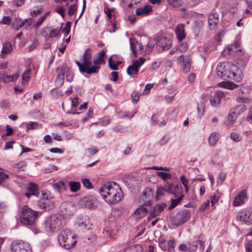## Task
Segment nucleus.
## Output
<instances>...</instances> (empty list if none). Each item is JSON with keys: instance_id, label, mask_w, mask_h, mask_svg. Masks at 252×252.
Returning <instances> with one entry per match:
<instances>
[{"instance_id": "1", "label": "nucleus", "mask_w": 252, "mask_h": 252, "mask_svg": "<svg viewBox=\"0 0 252 252\" xmlns=\"http://www.w3.org/2000/svg\"><path fill=\"white\" fill-rule=\"evenodd\" d=\"M217 75L223 80L229 79L240 82L243 77L242 72L238 66L230 62H221L217 66Z\"/></svg>"}, {"instance_id": "2", "label": "nucleus", "mask_w": 252, "mask_h": 252, "mask_svg": "<svg viewBox=\"0 0 252 252\" xmlns=\"http://www.w3.org/2000/svg\"><path fill=\"white\" fill-rule=\"evenodd\" d=\"M99 193L104 200L109 204L120 201L123 192L119 186L116 183H107L99 189Z\"/></svg>"}, {"instance_id": "3", "label": "nucleus", "mask_w": 252, "mask_h": 252, "mask_svg": "<svg viewBox=\"0 0 252 252\" xmlns=\"http://www.w3.org/2000/svg\"><path fill=\"white\" fill-rule=\"evenodd\" d=\"M81 62L76 61L75 62L79 67L81 73H87L88 74L97 73L99 71L97 66H91L92 51L90 49H87L81 59Z\"/></svg>"}, {"instance_id": "4", "label": "nucleus", "mask_w": 252, "mask_h": 252, "mask_svg": "<svg viewBox=\"0 0 252 252\" xmlns=\"http://www.w3.org/2000/svg\"><path fill=\"white\" fill-rule=\"evenodd\" d=\"M64 223L62 215L58 214L50 215L45 219V230L49 233L56 232L63 227Z\"/></svg>"}, {"instance_id": "5", "label": "nucleus", "mask_w": 252, "mask_h": 252, "mask_svg": "<svg viewBox=\"0 0 252 252\" xmlns=\"http://www.w3.org/2000/svg\"><path fill=\"white\" fill-rule=\"evenodd\" d=\"M39 195L40 199L37 202L39 209L50 210L54 207V203L48 199V195L43 192L40 194L38 185L32 183V196L38 197Z\"/></svg>"}, {"instance_id": "6", "label": "nucleus", "mask_w": 252, "mask_h": 252, "mask_svg": "<svg viewBox=\"0 0 252 252\" xmlns=\"http://www.w3.org/2000/svg\"><path fill=\"white\" fill-rule=\"evenodd\" d=\"M75 235L68 229H63L59 234L58 241L59 244L66 249L74 247L76 243Z\"/></svg>"}, {"instance_id": "7", "label": "nucleus", "mask_w": 252, "mask_h": 252, "mask_svg": "<svg viewBox=\"0 0 252 252\" xmlns=\"http://www.w3.org/2000/svg\"><path fill=\"white\" fill-rule=\"evenodd\" d=\"M57 71L58 72V74L56 79L55 82L58 86L61 87L63 85L64 76H65L67 81L71 82L73 80V74L66 65L62 64L61 67L58 68Z\"/></svg>"}, {"instance_id": "8", "label": "nucleus", "mask_w": 252, "mask_h": 252, "mask_svg": "<svg viewBox=\"0 0 252 252\" xmlns=\"http://www.w3.org/2000/svg\"><path fill=\"white\" fill-rule=\"evenodd\" d=\"M190 212L189 210L180 211L172 218V224L176 226L182 225L190 219Z\"/></svg>"}, {"instance_id": "9", "label": "nucleus", "mask_w": 252, "mask_h": 252, "mask_svg": "<svg viewBox=\"0 0 252 252\" xmlns=\"http://www.w3.org/2000/svg\"><path fill=\"white\" fill-rule=\"evenodd\" d=\"M246 107L243 104L238 105L230 110L227 116L226 125L228 126L232 125L237 119L238 116L246 110Z\"/></svg>"}, {"instance_id": "10", "label": "nucleus", "mask_w": 252, "mask_h": 252, "mask_svg": "<svg viewBox=\"0 0 252 252\" xmlns=\"http://www.w3.org/2000/svg\"><path fill=\"white\" fill-rule=\"evenodd\" d=\"M154 194V191L152 188H145L139 199L141 205L146 206L148 208L150 207Z\"/></svg>"}, {"instance_id": "11", "label": "nucleus", "mask_w": 252, "mask_h": 252, "mask_svg": "<svg viewBox=\"0 0 252 252\" xmlns=\"http://www.w3.org/2000/svg\"><path fill=\"white\" fill-rule=\"evenodd\" d=\"M76 210L75 206L70 202H63L61 204L60 207L61 213L59 214L63 217V219L70 218L73 215Z\"/></svg>"}, {"instance_id": "12", "label": "nucleus", "mask_w": 252, "mask_h": 252, "mask_svg": "<svg viewBox=\"0 0 252 252\" xmlns=\"http://www.w3.org/2000/svg\"><path fill=\"white\" fill-rule=\"evenodd\" d=\"M11 252H32L30 244L22 241H13L11 245Z\"/></svg>"}, {"instance_id": "13", "label": "nucleus", "mask_w": 252, "mask_h": 252, "mask_svg": "<svg viewBox=\"0 0 252 252\" xmlns=\"http://www.w3.org/2000/svg\"><path fill=\"white\" fill-rule=\"evenodd\" d=\"M32 218V209L28 206H24L22 208L20 221L25 225H29L31 224Z\"/></svg>"}, {"instance_id": "14", "label": "nucleus", "mask_w": 252, "mask_h": 252, "mask_svg": "<svg viewBox=\"0 0 252 252\" xmlns=\"http://www.w3.org/2000/svg\"><path fill=\"white\" fill-rule=\"evenodd\" d=\"M179 64H183V72L187 73L189 72L191 66V59L189 56L182 55L177 59Z\"/></svg>"}, {"instance_id": "15", "label": "nucleus", "mask_w": 252, "mask_h": 252, "mask_svg": "<svg viewBox=\"0 0 252 252\" xmlns=\"http://www.w3.org/2000/svg\"><path fill=\"white\" fill-rule=\"evenodd\" d=\"M172 46V41L165 37H160L157 42L158 50L164 51L169 49Z\"/></svg>"}, {"instance_id": "16", "label": "nucleus", "mask_w": 252, "mask_h": 252, "mask_svg": "<svg viewBox=\"0 0 252 252\" xmlns=\"http://www.w3.org/2000/svg\"><path fill=\"white\" fill-rule=\"evenodd\" d=\"M19 76L20 72L18 71L12 75H8L4 72H1L0 73V79L1 81H2L4 83L14 82L16 81Z\"/></svg>"}, {"instance_id": "17", "label": "nucleus", "mask_w": 252, "mask_h": 252, "mask_svg": "<svg viewBox=\"0 0 252 252\" xmlns=\"http://www.w3.org/2000/svg\"><path fill=\"white\" fill-rule=\"evenodd\" d=\"M237 219L247 224H252V212L243 211L237 216Z\"/></svg>"}, {"instance_id": "18", "label": "nucleus", "mask_w": 252, "mask_h": 252, "mask_svg": "<svg viewBox=\"0 0 252 252\" xmlns=\"http://www.w3.org/2000/svg\"><path fill=\"white\" fill-rule=\"evenodd\" d=\"M247 200L246 191L243 190L234 198L233 205L234 206H240L244 204Z\"/></svg>"}, {"instance_id": "19", "label": "nucleus", "mask_w": 252, "mask_h": 252, "mask_svg": "<svg viewBox=\"0 0 252 252\" xmlns=\"http://www.w3.org/2000/svg\"><path fill=\"white\" fill-rule=\"evenodd\" d=\"M175 32L178 40L180 42L182 41L186 37L185 25L184 24L177 25L175 29Z\"/></svg>"}, {"instance_id": "20", "label": "nucleus", "mask_w": 252, "mask_h": 252, "mask_svg": "<svg viewBox=\"0 0 252 252\" xmlns=\"http://www.w3.org/2000/svg\"><path fill=\"white\" fill-rule=\"evenodd\" d=\"M166 207L165 203L159 204L156 205L154 209L150 212L148 220H150L158 216Z\"/></svg>"}, {"instance_id": "21", "label": "nucleus", "mask_w": 252, "mask_h": 252, "mask_svg": "<svg viewBox=\"0 0 252 252\" xmlns=\"http://www.w3.org/2000/svg\"><path fill=\"white\" fill-rule=\"evenodd\" d=\"M32 25V19H26L21 21L20 20L16 22V24H13V28L18 31L22 27H25L26 29H29Z\"/></svg>"}, {"instance_id": "22", "label": "nucleus", "mask_w": 252, "mask_h": 252, "mask_svg": "<svg viewBox=\"0 0 252 252\" xmlns=\"http://www.w3.org/2000/svg\"><path fill=\"white\" fill-rule=\"evenodd\" d=\"M223 94L221 92H217L210 98V103L213 107H217L220 104L221 98L223 96Z\"/></svg>"}, {"instance_id": "23", "label": "nucleus", "mask_w": 252, "mask_h": 252, "mask_svg": "<svg viewBox=\"0 0 252 252\" xmlns=\"http://www.w3.org/2000/svg\"><path fill=\"white\" fill-rule=\"evenodd\" d=\"M219 21V14L217 13L210 14L208 18V25L211 30H214Z\"/></svg>"}, {"instance_id": "24", "label": "nucleus", "mask_w": 252, "mask_h": 252, "mask_svg": "<svg viewBox=\"0 0 252 252\" xmlns=\"http://www.w3.org/2000/svg\"><path fill=\"white\" fill-rule=\"evenodd\" d=\"M77 224L82 230L90 229L91 228V224L89 221V218L86 216L82 219H78Z\"/></svg>"}, {"instance_id": "25", "label": "nucleus", "mask_w": 252, "mask_h": 252, "mask_svg": "<svg viewBox=\"0 0 252 252\" xmlns=\"http://www.w3.org/2000/svg\"><path fill=\"white\" fill-rule=\"evenodd\" d=\"M12 52V44L9 42H5L2 45V48L1 51L0 57L4 59L6 56Z\"/></svg>"}, {"instance_id": "26", "label": "nucleus", "mask_w": 252, "mask_h": 252, "mask_svg": "<svg viewBox=\"0 0 252 252\" xmlns=\"http://www.w3.org/2000/svg\"><path fill=\"white\" fill-rule=\"evenodd\" d=\"M240 46V43L236 41L234 44L228 46L227 48V54L229 55L234 56L238 52H241V50L239 48Z\"/></svg>"}, {"instance_id": "27", "label": "nucleus", "mask_w": 252, "mask_h": 252, "mask_svg": "<svg viewBox=\"0 0 252 252\" xmlns=\"http://www.w3.org/2000/svg\"><path fill=\"white\" fill-rule=\"evenodd\" d=\"M105 55V52L104 50L100 51L97 54V58L94 61V66H97L100 69V65L105 63L104 57Z\"/></svg>"}, {"instance_id": "28", "label": "nucleus", "mask_w": 252, "mask_h": 252, "mask_svg": "<svg viewBox=\"0 0 252 252\" xmlns=\"http://www.w3.org/2000/svg\"><path fill=\"white\" fill-rule=\"evenodd\" d=\"M146 206L141 205L140 207L135 210L134 215L136 216L137 218L140 219L145 216V215L148 213V208H146Z\"/></svg>"}, {"instance_id": "29", "label": "nucleus", "mask_w": 252, "mask_h": 252, "mask_svg": "<svg viewBox=\"0 0 252 252\" xmlns=\"http://www.w3.org/2000/svg\"><path fill=\"white\" fill-rule=\"evenodd\" d=\"M218 86L220 87L229 90H233L238 87V85L229 81H222L219 83Z\"/></svg>"}, {"instance_id": "30", "label": "nucleus", "mask_w": 252, "mask_h": 252, "mask_svg": "<svg viewBox=\"0 0 252 252\" xmlns=\"http://www.w3.org/2000/svg\"><path fill=\"white\" fill-rule=\"evenodd\" d=\"M137 44H138V41L135 39L130 38V39H129L130 48L133 52L134 57L135 58H136L138 56V53L136 50V48L138 46Z\"/></svg>"}, {"instance_id": "31", "label": "nucleus", "mask_w": 252, "mask_h": 252, "mask_svg": "<svg viewBox=\"0 0 252 252\" xmlns=\"http://www.w3.org/2000/svg\"><path fill=\"white\" fill-rule=\"evenodd\" d=\"M219 135L218 133L213 132L209 136L208 141L211 146H214L218 141Z\"/></svg>"}, {"instance_id": "32", "label": "nucleus", "mask_w": 252, "mask_h": 252, "mask_svg": "<svg viewBox=\"0 0 252 252\" xmlns=\"http://www.w3.org/2000/svg\"><path fill=\"white\" fill-rule=\"evenodd\" d=\"M48 12L46 13L43 15L40 16L39 18H38L36 21L34 22L33 26L35 29H37L41 25L42 23L46 18V17L48 15Z\"/></svg>"}, {"instance_id": "33", "label": "nucleus", "mask_w": 252, "mask_h": 252, "mask_svg": "<svg viewBox=\"0 0 252 252\" xmlns=\"http://www.w3.org/2000/svg\"><path fill=\"white\" fill-rule=\"evenodd\" d=\"M53 186L55 190L58 192H60L62 190L65 189L64 183L62 181L55 183Z\"/></svg>"}, {"instance_id": "34", "label": "nucleus", "mask_w": 252, "mask_h": 252, "mask_svg": "<svg viewBox=\"0 0 252 252\" xmlns=\"http://www.w3.org/2000/svg\"><path fill=\"white\" fill-rule=\"evenodd\" d=\"M174 186V185L170 184L169 183H166L165 185L161 188H159L157 191V194H159L160 193V191L162 190L170 193V191H172V188Z\"/></svg>"}, {"instance_id": "35", "label": "nucleus", "mask_w": 252, "mask_h": 252, "mask_svg": "<svg viewBox=\"0 0 252 252\" xmlns=\"http://www.w3.org/2000/svg\"><path fill=\"white\" fill-rule=\"evenodd\" d=\"M31 69L29 68L25 71L22 75V84H25L28 83L31 78Z\"/></svg>"}, {"instance_id": "36", "label": "nucleus", "mask_w": 252, "mask_h": 252, "mask_svg": "<svg viewBox=\"0 0 252 252\" xmlns=\"http://www.w3.org/2000/svg\"><path fill=\"white\" fill-rule=\"evenodd\" d=\"M183 196V195H181L178 198L172 199L171 205L169 207V210H171L175 208L182 200Z\"/></svg>"}, {"instance_id": "37", "label": "nucleus", "mask_w": 252, "mask_h": 252, "mask_svg": "<svg viewBox=\"0 0 252 252\" xmlns=\"http://www.w3.org/2000/svg\"><path fill=\"white\" fill-rule=\"evenodd\" d=\"M97 206V202L94 200H89L86 201V206L90 209H94Z\"/></svg>"}, {"instance_id": "38", "label": "nucleus", "mask_w": 252, "mask_h": 252, "mask_svg": "<svg viewBox=\"0 0 252 252\" xmlns=\"http://www.w3.org/2000/svg\"><path fill=\"white\" fill-rule=\"evenodd\" d=\"M69 185L70 187V190L72 192H76L79 189L80 184L78 182H70Z\"/></svg>"}, {"instance_id": "39", "label": "nucleus", "mask_w": 252, "mask_h": 252, "mask_svg": "<svg viewBox=\"0 0 252 252\" xmlns=\"http://www.w3.org/2000/svg\"><path fill=\"white\" fill-rule=\"evenodd\" d=\"M138 70L139 69L138 68H136L135 66L131 64L127 67L126 69V72L128 75L132 76V75L136 74Z\"/></svg>"}, {"instance_id": "40", "label": "nucleus", "mask_w": 252, "mask_h": 252, "mask_svg": "<svg viewBox=\"0 0 252 252\" xmlns=\"http://www.w3.org/2000/svg\"><path fill=\"white\" fill-rule=\"evenodd\" d=\"M127 127H124L121 125H117L113 127V130L116 132L124 133L128 131Z\"/></svg>"}, {"instance_id": "41", "label": "nucleus", "mask_w": 252, "mask_h": 252, "mask_svg": "<svg viewBox=\"0 0 252 252\" xmlns=\"http://www.w3.org/2000/svg\"><path fill=\"white\" fill-rule=\"evenodd\" d=\"M180 181L185 188L186 192L187 193L189 189V187L188 185V179L186 178L185 175H182L180 178Z\"/></svg>"}, {"instance_id": "42", "label": "nucleus", "mask_w": 252, "mask_h": 252, "mask_svg": "<svg viewBox=\"0 0 252 252\" xmlns=\"http://www.w3.org/2000/svg\"><path fill=\"white\" fill-rule=\"evenodd\" d=\"M145 62V59L142 57H140L139 60H134L132 65L139 69V68Z\"/></svg>"}, {"instance_id": "43", "label": "nucleus", "mask_w": 252, "mask_h": 252, "mask_svg": "<svg viewBox=\"0 0 252 252\" xmlns=\"http://www.w3.org/2000/svg\"><path fill=\"white\" fill-rule=\"evenodd\" d=\"M168 3L174 7L180 6L182 3V0H167Z\"/></svg>"}, {"instance_id": "44", "label": "nucleus", "mask_w": 252, "mask_h": 252, "mask_svg": "<svg viewBox=\"0 0 252 252\" xmlns=\"http://www.w3.org/2000/svg\"><path fill=\"white\" fill-rule=\"evenodd\" d=\"M189 48V45L187 42H182L178 47L177 50L181 53L185 52Z\"/></svg>"}, {"instance_id": "45", "label": "nucleus", "mask_w": 252, "mask_h": 252, "mask_svg": "<svg viewBox=\"0 0 252 252\" xmlns=\"http://www.w3.org/2000/svg\"><path fill=\"white\" fill-rule=\"evenodd\" d=\"M158 175L163 180H167L171 178V175L168 173L160 171L157 173Z\"/></svg>"}, {"instance_id": "46", "label": "nucleus", "mask_w": 252, "mask_h": 252, "mask_svg": "<svg viewBox=\"0 0 252 252\" xmlns=\"http://www.w3.org/2000/svg\"><path fill=\"white\" fill-rule=\"evenodd\" d=\"M204 236L203 234H200L199 237L197 240L198 243H199L200 247L199 249L202 252L204 250Z\"/></svg>"}, {"instance_id": "47", "label": "nucleus", "mask_w": 252, "mask_h": 252, "mask_svg": "<svg viewBox=\"0 0 252 252\" xmlns=\"http://www.w3.org/2000/svg\"><path fill=\"white\" fill-rule=\"evenodd\" d=\"M77 3L75 2V3L73 4H71L69 6L68 10V14L69 16H71L73 14H74L76 11L77 10Z\"/></svg>"}, {"instance_id": "48", "label": "nucleus", "mask_w": 252, "mask_h": 252, "mask_svg": "<svg viewBox=\"0 0 252 252\" xmlns=\"http://www.w3.org/2000/svg\"><path fill=\"white\" fill-rule=\"evenodd\" d=\"M231 139L235 142H240L242 140V137L238 133L235 132H232L230 134Z\"/></svg>"}, {"instance_id": "49", "label": "nucleus", "mask_w": 252, "mask_h": 252, "mask_svg": "<svg viewBox=\"0 0 252 252\" xmlns=\"http://www.w3.org/2000/svg\"><path fill=\"white\" fill-rule=\"evenodd\" d=\"M219 198L220 196L217 195H214L210 197L209 200H210V203H211L212 207L214 206L215 204L218 202Z\"/></svg>"}, {"instance_id": "50", "label": "nucleus", "mask_w": 252, "mask_h": 252, "mask_svg": "<svg viewBox=\"0 0 252 252\" xmlns=\"http://www.w3.org/2000/svg\"><path fill=\"white\" fill-rule=\"evenodd\" d=\"M109 67L112 70H118L117 65H115V63L112 60V57H110L108 60Z\"/></svg>"}, {"instance_id": "51", "label": "nucleus", "mask_w": 252, "mask_h": 252, "mask_svg": "<svg viewBox=\"0 0 252 252\" xmlns=\"http://www.w3.org/2000/svg\"><path fill=\"white\" fill-rule=\"evenodd\" d=\"M168 249L170 252H174V248L175 246V241L174 240H171L167 242Z\"/></svg>"}, {"instance_id": "52", "label": "nucleus", "mask_w": 252, "mask_h": 252, "mask_svg": "<svg viewBox=\"0 0 252 252\" xmlns=\"http://www.w3.org/2000/svg\"><path fill=\"white\" fill-rule=\"evenodd\" d=\"M226 177V174L224 173L220 172L218 176V179H217V183L220 184V185H221L222 183L224 181Z\"/></svg>"}, {"instance_id": "53", "label": "nucleus", "mask_w": 252, "mask_h": 252, "mask_svg": "<svg viewBox=\"0 0 252 252\" xmlns=\"http://www.w3.org/2000/svg\"><path fill=\"white\" fill-rule=\"evenodd\" d=\"M71 22H67L65 24V27L63 28V32L64 33V34L67 35L70 32V27H71Z\"/></svg>"}, {"instance_id": "54", "label": "nucleus", "mask_w": 252, "mask_h": 252, "mask_svg": "<svg viewBox=\"0 0 252 252\" xmlns=\"http://www.w3.org/2000/svg\"><path fill=\"white\" fill-rule=\"evenodd\" d=\"M82 183L84 186L87 189H92L93 188L92 184H91L90 181L88 179H83L82 180Z\"/></svg>"}, {"instance_id": "55", "label": "nucleus", "mask_w": 252, "mask_h": 252, "mask_svg": "<svg viewBox=\"0 0 252 252\" xmlns=\"http://www.w3.org/2000/svg\"><path fill=\"white\" fill-rule=\"evenodd\" d=\"M58 169L57 166L55 165H50L48 167L44 168V170L45 173L51 172L53 171H56Z\"/></svg>"}, {"instance_id": "56", "label": "nucleus", "mask_w": 252, "mask_h": 252, "mask_svg": "<svg viewBox=\"0 0 252 252\" xmlns=\"http://www.w3.org/2000/svg\"><path fill=\"white\" fill-rule=\"evenodd\" d=\"M25 162L22 161L18 162L15 166V167L18 171H22L24 170L25 167Z\"/></svg>"}, {"instance_id": "57", "label": "nucleus", "mask_w": 252, "mask_h": 252, "mask_svg": "<svg viewBox=\"0 0 252 252\" xmlns=\"http://www.w3.org/2000/svg\"><path fill=\"white\" fill-rule=\"evenodd\" d=\"M172 189L173 191H170V193L174 194L176 196L181 191V189H180L178 185H174Z\"/></svg>"}, {"instance_id": "58", "label": "nucleus", "mask_w": 252, "mask_h": 252, "mask_svg": "<svg viewBox=\"0 0 252 252\" xmlns=\"http://www.w3.org/2000/svg\"><path fill=\"white\" fill-rule=\"evenodd\" d=\"M132 101L134 103H137L140 98L139 94L136 92H133L131 94Z\"/></svg>"}, {"instance_id": "59", "label": "nucleus", "mask_w": 252, "mask_h": 252, "mask_svg": "<svg viewBox=\"0 0 252 252\" xmlns=\"http://www.w3.org/2000/svg\"><path fill=\"white\" fill-rule=\"evenodd\" d=\"M167 242L164 240L160 241L159 243V246L163 251H166L167 250Z\"/></svg>"}, {"instance_id": "60", "label": "nucleus", "mask_w": 252, "mask_h": 252, "mask_svg": "<svg viewBox=\"0 0 252 252\" xmlns=\"http://www.w3.org/2000/svg\"><path fill=\"white\" fill-rule=\"evenodd\" d=\"M60 32V30H59L58 29L52 30L50 33V37L52 38L57 36L59 34Z\"/></svg>"}, {"instance_id": "61", "label": "nucleus", "mask_w": 252, "mask_h": 252, "mask_svg": "<svg viewBox=\"0 0 252 252\" xmlns=\"http://www.w3.org/2000/svg\"><path fill=\"white\" fill-rule=\"evenodd\" d=\"M169 138L167 136H164L159 141L160 145L163 146L165 145L169 141Z\"/></svg>"}, {"instance_id": "62", "label": "nucleus", "mask_w": 252, "mask_h": 252, "mask_svg": "<svg viewBox=\"0 0 252 252\" xmlns=\"http://www.w3.org/2000/svg\"><path fill=\"white\" fill-rule=\"evenodd\" d=\"M8 178V175L3 172H0V184Z\"/></svg>"}, {"instance_id": "63", "label": "nucleus", "mask_w": 252, "mask_h": 252, "mask_svg": "<svg viewBox=\"0 0 252 252\" xmlns=\"http://www.w3.org/2000/svg\"><path fill=\"white\" fill-rule=\"evenodd\" d=\"M56 11L57 13L60 14L63 17L65 15V10L61 6L58 7L56 8Z\"/></svg>"}, {"instance_id": "64", "label": "nucleus", "mask_w": 252, "mask_h": 252, "mask_svg": "<svg viewBox=\"0 0 252 252\" xmlns=\"http://www.w3.org/2000/svg\"><path fill=\"white\" fill-rule=\"evenodd\" d=\"M245 249L248 252H252V240L249 241L246 245Z\"/></svg>"}]
</instances>
